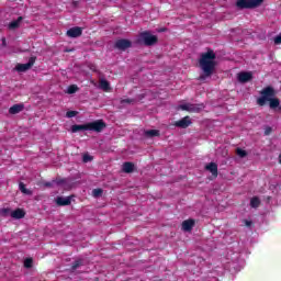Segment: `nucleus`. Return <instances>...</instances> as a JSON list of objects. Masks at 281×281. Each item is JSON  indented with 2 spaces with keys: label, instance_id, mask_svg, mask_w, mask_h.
<instances>
[{
  "label": "nucleus",
  "instance_id": "nucleus-1",
  "mask_svg": "<svg viewBox=\"0 0 281 281\" xmlns=\"http://www.w3.org/2000/svg\"><path fill=\"white\" fill-rule=\"evenodd\" d=\"M216 53L213 49L209 48L206 53H202L199 59L200 68L204 75L200 76V80H205L210 78L214 70L216 69Z\"/></svg>",
  "mask_w": 281,
  "mask_h": 281
},
{
  "label": "nucleus",
  "instance_id": "nucleus-2",
  "mask_svg": "<svg viewBox=\"0 0 281 281\" xmlns=\"http://www.w3.org/2000/svg\"><path fill=\"white\" fill-rule=\"evenodd\" d=\"M261 97L257 99L259 106H265L269 102L270 109H278L280 106V99L276 98V89L268 86L261 90Z\"/></svg>",
  "mask_w": 281,
  "mask_h": 281
},
{
  "label": "nucleus",
  "instance_id": "nucleus-3",
  "mask_svg": "<svg viewBox=\"0 0 281 281\" xmlns=\"http://www.w3.org/2000/svg\"><path fill=\"white\" fill-rule=\"evenodd\" d=\"M106 123L103 120H97L94 122L86 123L82 125L75 124L71 126V133H79V131H93L94 133H102Z\"/></svg>",
  "mask_w": 281,
  "mask_h": 281
},
{
  "label": "nucleus",
  "instance_id": "nucleus-4",
  "mask_svg": "<svg viewBox=\"0 0 281 281\" xmlns=\"http://www.w3.org/2000/svg\"><path fill=\"white\" fill-rule=\"evenodd\" d=\"M158 42L159 37H157V35H153L149 31L139 33L136 40L138 45H145V47H153V45H157Z\"/></svg>",
  "mask_w": 281,
  "mask_h": 281
},
{
  "label": "nucleus",
  "instance_id": "nucleus-5",
  "mask_svg": "<svg viewBox=\"0 0 281 281\" xmlns=\"http://www.w3.org/2000/svg\"><path fill=\"white\" fill-rule=\"evenodd\" d=\"M262 1L265 0H237L236 7L238 8V10H251L254 8L262 5Z\"/></svg>",
  "mask_w": 281,
  "mask_h": 281
},
{
  "label": "nucleus",
  "instance_id": "nucleus-6",
  "mask_svg": "<svg viewBox=\"0 0 281 281\" xmlns=\"http://www.w3.org/2000/svg\"><path fill=\"white\" fill-rule=\"evenodd\" d=\"M114 47L115 49H120L121 52H126V49L133 47V42L126 38H121L114 43Z\"/></svg>",
  "mask_w": 281,
  "mask_h": 281
},
{
  "label": "nucleus",
  "instance_id": "nucleus-7",
  "mask_svg": "<svg viewBox=\"0 0 281 281\" xmlns=\"http://www.w3.org/2000/svg\"><path fill=\"white\" fill-rule=\"evenodd\" d=\"M34 63H36V57H30L29 61L26 64H18L15 66L16 71L20 74H23L25 71H29L31 67H34Z\"/></svg>",
  "mask_w": 281,
  "mask_h": 281
},
{
  "label": "nucleus",
  "instance_id": "nucleus-8",
  "mask_svg": "<svg viewBox=\"0 0 281 281\" xmlns=\"http://www.w3.org/2000/svg\"><path fill=\"white\" fill-rule=\"evenodd\" d=\"M192 125V119L190 116H184L179 121H176L173 126L177 128H188L189 126Z\"/></svg>",
  "mask_w": 281,
  "mask_h": 281
},
{
  "label": "nucleus",
  "instance_id": "nucleus-9",
  "mask_svg": "<svg viewBox=\"0 0 281 281\" xmlns=\"http://www.w3.org/2000/svg\"><path fill=\"white\" fill-rule=\"evenodd\" d=\"M237 80L241 83L249 82L254 80V74L251 71H243L237 76Z\"/></svg>",
  "mask_w": 281,
  "mask_h": 281
},
{
  "label": "nucleus",
  "instance_id": "nucleus-10",
  "mask_svg": "<svg viewBox=\"0 0 281 281\" xmlns=\"http://www.w3.org/2000/svg\"><path fill=\"white\" fill-rule=\"evenodd\" d=\"M66 34L69 38H78V37L82 36V27L74 26V27L69 29Z\"/></svg>",
  "mask_w": 281,
  "mask_h": 281
},
{
  "label": "nucleus",
  "instance_id": "nucleus-11",
  "mask_svg": "<svg viewBox=\"0 0 281 281\" xmlns=\"http://www.w3.org/2000/svg\"><path fill=\"white\" fill-rule=\"evenodd\" d=\"M205 170H209L213 177H218V165L216 162H210L205 166Z\"/></svg>",
  "mask_w": 281,
  "mask_h": 281
},
{
  "label": "nucleus",
  "instance_id": "nucleus-12",
  "mask_svg": "<svg viewBox=\"0 0 281 281\" xmlns=\"http://www.w3.org/2000/svg\"><path fill=\"white\" fill-rule=\"evenodd\" d=\"M56 203L59 207H65L67 205H71V196H67V198L57 196Z\"/></svg>",
  "mask_w": 281,
  "mask_h": 281
},
{
  "label": "nucleus",
  "instance_id": "nucleus-13",
  "mask_svg": "<svg viewBox=\"0 0 281 281\" xmlns=\"http://www.w3.org/2000/svg\"><path fill=\"white\" fill-rule=\"evenodd\" d=\"M195 223L196 222L193 218H189L187 221H183L182 222V231L183 232H190L191 229H193Z\"/></svg>",
  "mask_w": 281,
  "mask_h": 281
},
{
  "label": "nucleus",
  "instance_id": "nucleus-14",
  "mask_svg": "<svg viewBox=\"0 0 281 281\" xmlns=\"http://www.w3.org/2000/svg\"><path fill=\"white\" fill-rule=\"evenodd\" d=\"M25 109V105L23 104H14L9 109L10 115H16L18 113H21Z\"/></svg>",
  "mask_w": 281,
  "mask_h": 281
},
{
  "label": "nucleus",
  "instance_id": "nucleus-15",
  "mask_svg": "<svg viewBox=\"0 0 281 281\" xmlns=\"http://www.w3.org/2000/svg\"><path fill=\"white\" fill-rule=\"evenodd\" d=\"M11 218H15V220L25 218V211H23V209H16L15 211H12Z\"/></svg>",
  "mask_w": 281,
  "mask_h": 281
},
{
  "label": "nucleus",
  "instance_id": "nucleus-16",
  "mask_svg": "<svg viewBox=\"0 0 281 281\" xmlns=\"http://www.w3.org/2000/svg\"><path fill=\"white\" fill-rule=\"evenodd\" d=\"M21 21H23V16H19L16 20L10 22L8 27L10 30H19L21 27Z\"/></svg>",
  "mask_w": 281,
  "mask_h": 281
},
{
  "label": "nucleus",
  "instance_id": "nucleus-17",
  "mask_svg": "<svg viewBox=\"0 0 281 281\" xmlns=\"http://www.w3.org/2000/svg\"><path fill=\"white\" fill-rule=\"evenodd\" d=\"M133 170H135V165L133 162L127 161L123 164V172L130 175Z\"/></svg>",
  "mask_w": 281,
  "mask_h": 281
},
{
  "label": "nucleus",
  "instance_id": "nucleus-18",
  "mask_svg": "<svg viewBox=\"0 0 281 281\" xmlns=\"http://www.w3.org/2000/svg\"><path fill=\"white\" fill-rule=\"evenodd\" d=\"M19 190H20V192H22V194H27L29 196H32V190L27 189L25 187V183L20 182L19 183Z\"/></svg>",
  "mask_w": 281,
  "mask_h": 281
},
{
  "label": "nucleus",
  "instance_id": "nucleus-19",
  "mask_svg": "<svg viewBox=\"0 0 281 281\" xmlns=\"http://www.w3.org/2000/svg\"><path fill=\"white\" fill-rule=\"evenodd\" d=\"M159 130H147L145 131V137H159Z\"/></svg>",
  "mask_w": 281,
  "mask_h": 281
},
{
  "label": "nucleus",
  "instance_id": "nucleus-20",
  "mask_svg": "<svg viewBox=\"0 0 281 281\" xmlns=\"http://www.w3.org/2000/svg\"><path fill=\"white\" fill-rule=\"evenodd\" d=\"M82 265H85V261L82 259H77L72 262L71 270L76 271V269H79Z\"/></svg>",
  "mask_w": 281,
  "mask_h": 281
},
{
  "label": "nucleus",
  "instance_id": "nucleus-21",
  "mask_svg": "<svg viewBox=\"0 0 281 281\" xmlns=\"http://www.w3.org/2000/svg\"><path fill=\"white\" fill-rule=\"evenodd\" d=\"M250 207H260V199L258 196H254L250 200Z\"/></svg>",
  "mask_w": 281,
  "mask_h": 281
},
{
  "label": "nucleus",
  "instance_id": "nucleus-22",
  "mask_svg": "<svg viewBox=\"0 0 281 281\" xmlns=\"http://www.w3.org/2000/svg\"><path fill=\"white\" fill-rule=\"evenodd\" d=\"M100 87L103 89V91H109L111 89V85L104 79L100 81Z\"/></svg>",
  "mask_w": 281,
  "mask_h": 281
},
{
  "label": "nucleus",
  "instance_id": "nucleus-23",
  "mask_svg": "<svg viewBox=\"0 0 281 281\" xmlns=\"http://www.w3.org/2000/svg\"><path fill=\"white\" fill-rule=\"evenodd\" d=\"M236 155H238V157H240V159H245V157H247V150L238 147L236 149Z\"/></svg>",
  "mask_w": 281,
  "mask_h": 281
},
{
  "label": "nucleus",
  "instance_id": "nucleus-24",
  "mask_svg": "<svg viewBox=\"0 0 281 281\" xmlns=\"http://www.w3.org/2000/svg\"><path fill=\"white\" fill-rule=\"evenodd\" d=\"M199 111H201V108L199 105L189 103V112L190 113H199Z\"/></svg>",
  "mask_w": 281,
  "mask_h": 281
},
{
  "label": "nucleus",
  "instance_id": "nucleus-25",
  "mask_svg": "<svg viewBox=\"0 0 281 281\" xmlns=\"http://www.w3.org/2000/svg\"><path fill=\"white\" fill-rule=\"evenodd\" d=\"M103 193H104V190H102V189L92 190V196H94V199L102 196Z\"/></svg>",
  "mask_w": 281,
  "mask_h": 281
},
{
  "label": "nucleus",
  "instance_id": "nucleus-26",
  "mask_svg": "<svg viewBox=\"0 0 281 281\" xmlns=\"http://www.w3.org/2000/svg\"><path fill=\"white\" fill-rule=\"evenodd\" d=\"M34 260L32 258H26L24 260V267L25 269H32V265H33Z\"/></svg>",
  "mask_w": 281,
  "mask_h": 281
},
{
  "label": "nucleus",
  "instance_id": "nucleus-27",
  "mask_svg": "<svg viewBox=\"0 0 281 281\" xmlns=\"http://www.w3.org/2000/svg\"><path fill=\"white\" fill-rule=\"evenodd\" d=\"M76 91H78V86H76V85H71L67 89V93H69L70 95L76 93Z\"/></svg>",
  "mask_w": 281,
  "mask_h": 281
},
{
  "label": "nucleus",
  "instance_id": "nucleus-28",
  "mask_svg": "<svg viewBox=\"0 0 281 281\" xmlns=\"http://www.w3.org/2000/svg\"><path fill=\"white\" fill-rule=\"evenodd\" d=\"M0 214L1 216H10L12 214V211L10 209H1Z\"/></svg>",
  "mask_w": 281,
  "mask_h": 281
},
{
  "label": "nucleus",
  "instance_id": "nucleus-29",
  "mask_svg": "<svg viewBox=\"0 0 281 281\" xmlns=\"http://www.w3.org/2000/svg\"><path fill=\"white\" fill-rule=\"evenodd\" d=\"M53 183H56V186H63L64 183H67V180L57 178L53 180Z\"/></svg>",
  "mask_w": 281,
  "mask_h": 281
},
{
  "label": "nucleus",
  "instance_id": "nucleus-30",
  "mask_svg": "<svg viewBox=\"0 0 281 281\" xmlns=\"http://www.w3.org/2000/svg\"><path fill=\"white\" fill-rule=\"evenodd\" d=\"M78 115V111H68L66 113V117H76Z\"/></svg>",
  "mask_w": 281,
  "mask_h": 281
},
{
  "label": "nucleus",
  "instance_id": "nucleus-31",
  "mask_svg": "<svg viewBox=\"0 0 281 281\" xmlns=\"http://www.w3.org/2000/svg\"><path fill=\"white\" fill-rule=\"evenodd\" d=\"M135 102L134 99H123L121 100V104H133Z\"/></svg>",
  "mask_w": 281,
  "mask_h": 281
},
{
  "label": "nucleus",
  "instance_id": "nucleus-32",
  "mask_svg": "<svg viewBox=\"0 0 281 281\" xmlns=\"http://www.w3.org/2000/svg\"><path fill=\"white\" fill-rule=\"evenodd\" d=\"M179 108L181 111H190V103L181 104Z\"/></svg>",
  "mask_w": 281,
  "mask_h": 281
},
{
  "label": "nucleus",
  "instance_id": "nucleus-33",
  "mask_svg": "<svg viewBox=\"0 0 281 281\" xmlns=\"http://www.w3.org/2000/svg\"><path fill=\"white\" fill-rule=\"evenodd\" d=\"M274 45H281V33L274 37Z\"/></svg>",
  "mask_w": 281,
  "mask_h": 281
},
{
  "label": "nucleus",
  "instance_id": "nucleus-34",
  "mask_svg": "<svg viewBox=\"0 0 281 281\" xmlns=\"http://www.w3.org/2000/svg\"><path fill=\"white\" fill-rule=\"evenodd\" d=\"M272 131H273V128H271V127H266V130H265V135H271V133H272Z\"/></svg>",
  "mask_w": 281,
  "mask_h": 281
},
{
  "label": "nucleus",
  "instance_id": "nucleus-35",
  "mask_svg": "<svg viewBox=\"0 0 281 281\" xmlns=\"http://www.w3.org/2000/svg\"><path fill=\"white\" fill-rule=\"evenodd\" d=\"M44 186H45V188H54V181L45 182Z\"/></svg>",
  "mask_w": 281,
  "mask_h": 281
},
{
  "label": "nucleus",
  "instance_id": "nucleus-36",
  "mask_svg": "<svg viewBox=\"0 0 281 281\" xmlns=\"http://www.w3.org/2000/svg\"><path fill=\"white\" fill-rule=\"evenodd\" d=\"M83 161H85V164H87V161H91V156L85 155L83 156Z\"/></svg>",
  "mask_w": 281,
  "mask_h": 281
},
{
  "label": "nucleus",
  "instance_id": "nucleus-37",
  "mask_svg": "<svg viewBox=\"0 0 281 281\" xmlns=\"http://www.w3.org/2000/svg\"><path fill=\"white\" fill-rule=\"evenodd\" d=\"M2 47H8V42L5 41V37H2Z\"/></svg>",
  "mask_w": 281,
  "mask_h": 281
},
{
  "label": "nucleus",
  "instance_id": "nucleus-38",
  "mask_svg": "<svg viewBox=\"0 0 281 281\" xmlns=\"http://www.w3.org/2000/svg\"><path fill=\"white\" fill-rule=\"evenodd\" d=\"M245 225H246V227H251V221H245Z\"/></svg>",
  "mask_w": 281,
  "mask_h": 281
},
{
  "label": "nucleus",
  "instance_id": "nucleus-39",
  "mask_svg": "<svg viewBox=\"0 0 281 281\" xmlns=\"http://www.w3.org/2000/svg\"><path fill=\"white\" fill-rule=\"evenodd\" d=\"M279 164H281V154L279 155Z\"/></svg>",
  "mask_w": 281,
  "mask_h": 281
}]
</instances>
